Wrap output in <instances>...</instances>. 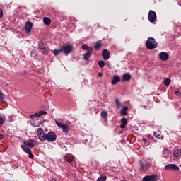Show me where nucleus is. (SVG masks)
<instances>
[{"label": "nucleus", "instance_id": "nucleus-20", "mask_svg": "<svg viewBox=\"0 0 181 181\" xmlns=\"http://www.w3.org/2000/svg\"><path fill=\"white\" fill-rule=\"evenodd\" d=\"M121 115H128V107L127 106H124L122 110L120 111Z\"/></svg>", "mask_w": 181, "mask_h": 181}, {"label": "nucleus", "instance_id": "nucleus-6", "mask_svg": "<svg viewBox=\"0 0 181 181\" xmlns=\"http://www.w3.org/2000/svg\"><path fill=\"white\" fill-rule=\"evenodd\" d=\"M62 49V53L66 54H70L73 52V45H65L61 47Z\"/></svg>", "mask_w": 181, "mask_h": 181}, {"label": "nucleus", "instance_id": "nucleus-10", "mask_svg": "<svg viewBox=\"0 0 181 181\" xmlns=\"http://www.w3.org/2000/svg\"><path fill=\"white\" fill-rule=\"evenodd\" d=\"M165 170H179V167L175 164H168L165 166Z\"/></svg>", "mask_w": 181, "mask_h": 181}, {"label": "nucleus", "instance_id": "nucleus-41", "mask_svg": "<svg viewBox=\"0 0 181 181\" xmlns=\"http://www.w3.org/2000/svg\"><path fill=\"white\" fill-rule=\"evenodd\" d=\"M125 124H122L121 125H120V128H122V129H124V128H125Z\"/></svg>", "mask_w": 181, "mask_h": 181}, {"label": "nucleus", "instance_id": "nucleus-1", "mask_svg": "<svg viewBox=\"0 0 181 181\" xmlns=\"http://www.w3.org/2000/svg\"><path fill=\"white\" fill-rule=\"evenodd\" d=\"M139 163L141 166L140 170H141V172H147V170H149V168L152 166L151 160H140Z\"/></svg>", "mask_w": 181, "mask_h": 181}, {"label": "nucleus", "instance_id": "nucleus-47", "mask_svg": "<svg viewBox=\"0 0 181 181\" xmlns=\"http://www.w3.org/2000/svg\"><path fill=\"white\" fill-rule=\"evenodd\" d=\"M144 107V108L145 109V110H146V105H144V106H143Z\"/></svg>", "mask_w": 181, "mask_h": 181}, {"label": "nucleus", "instance_id": "nucleus-28", "mask_svg": "<svg viewBox=\"0 0 181 181\" xmlns=\"http://www.w3.org/2000/svg\"><path fill=\"white\" fill-rule=\"evenodd\" d=\"M115 104L117 105V108H120L121 107V102L119 101V99L116 98L115 99Z\"/></svg>", "mask_w": 181, "mask_h": 181}, {"label": "nucleus", "instance_id": "nucleus-39", "mask_svg": "<svg viewBox=\"0 0 181 181\" xmlns=\"http://www.w3.org/2000/svg\"><path fill=\"white\" fill-rule=\"evenodd\" d=\"M2 16H4V11L2 9H0V18H2Z\"/></svg>", "mask_w": 181, "mask_h": 181}, {"label": "nucleus", "instance_id": "nucleus-13", "mask_svg": "<svg viewBox=\"0 0 181 181\" xmlns=\"http://www.w3.org/2000/svg\"><path fill=\"white\" fill-rule=\"evenodd\" d=\"M102 56L104 60H108V59H110V51L107 49H103L102 52Z\"/></svg>", "mask_w": 181, "mask_h": 181}, {"label": "nucleus", "instance_id": "nucleus-19", "mask_svg": "<svg viewBox=\"0 0 181 181\" xmlns=\"http://www.w3.org/2000/svg\"><path fill=\"white\" fill-rule=\"evenodd\" d=\"M173 156L175 158H179V156H181V149H175L173 152Z\"/></svg>", "mask_w": 181, "mask_h": 181}, {"label": "nucleus", "instance_id": "nucleus-18", "mask_svg": "<svg viewBox=\"0 0 181 181\" xmlns=\"http://www.w3.org/2000/svg\"><path fill=\"white\" fill-rule=\"evenodd\" d=\"M91 54H93V53H91V52H87L86 53L84 54L83 55V59L88 62V60H90V57H91Z\"/></svg>", "mask_w": 181, "mask_h": 181}, {"label": "nucleus", "instance_id": "nucleus-34", "mask_svg": "<svg viewBox=\"0 0 181 181\" xmlns=\"http://www.w3.org/2000/svg\"><path fill=\"white\" fill-rule=\"evenodd\" d=\"M100 115H101V117H103V118H104V119H106V117L107 115V112H105V111L102 112Z\"/></svg>", "mask_w": 181, "mask_h": 181}, {"label": "nucleus", "instance_id": "nucleus-26", "mask_svg": "<svg viewBox=\"0 0 181 181\" xmlns=\"http://www.w3.org/2000/svg\"><path fill=\"white\" fill-rule=\"evenodd\" d=\"M102 47H103V44L101 43V42L98 41L94 46V49H95V50H98V49H101Z\"/></svg>", "mask_w": 181, "mask_h": 181}, {"label": "nucleus", "instance_id": "nucleus-49", "mask_svg": "<svg viewBox=\"0 0 181 181\" xmlns=\"http://www.w3.org/2000/svg\"><path fill=\"white\" fill-rule=\"evenodd\" d=\"M31 56H33V53L31 54Z\"/></svg>", "mask_w": 181, "mask_h": 181}, {"label": "nucleus", "instance_id": "nucleus-11", "mask_svg": "<svg viewBox=\"0 0 181 181\" xmlns=\"http://www.w3.org/2000/svg\"><path fill=\"white\" fill-rule=\"evenodd\" d=\"M32 28H33V23L30 21H27L25 23V32L27 33H29L30 32V30H32Z\"/></svg>", "mask_w": 181, "mask_h": 181}, {"label": "nucleus", "instance_id": "nucleus-22", "mask_svg": "<svg viewBox=\"0 0 181 181\" xmlns=\"http://www.w3.org/2000/svg\"><path fill=\"white\" fill-rule=\"evenodd\" d=\"M43 22H44L45 25H47V26H49V25H50L52 23V20H50V18H49L47 17H45L43 18Z\"/></svg>", "mask_w": 181, "mask_h": 181}, {"label": "nucleus", "instance_id": "nucleus-30", "mask_svg": "<svg viewBox=\"0 0 181 181\" xmlns=\"http://www.w3.org/2000/svg\"><path fill=\"white\" fill-rule=\"evenodd\" d=\"M39 118V117H40V115H39V112L38 113H35V114H34V115H31L30 116V118L31 119H33V118Z\"/></svg>", "mask_w": 181, "mask_h": 181}, {"label": "nucleus", "instance_id": "nucleus-45", "mask_svg": "<svg viewBox=\"0 0 181 181\" xmlns=\"http://www.w3.org/2000/svg\"><path fill=\"white\" fill-rule=\"evenodd\" d=\"M105 122H107L108 121V119H107V117H106V119H104Z\"/></svg>", "mask_w": 181, "mask_h": 181}, {"label": "nucleus", "instance_id": "nucleus-16", "mask_svg": "<svg viewBox=\"0 0 181 181\" xmlns=\"http://www.w3.org/2000/svg\"><path fill=\"white\" fill-rule=\"evenodd\" d=\"M131 74L129 73H126L122 76V81H129L131 80Z\"/></svg>", "mask_w": 181, "mask_h": 181}, {"label": "nucleus", "instance_id": "nucleus-32", "mask_svg": "<svg viewBox=\"0 0 181 181\" xmlns=\"http://www.w3.org/2000/svg\"><path fill=\"white\" fill-rule=\"evenodd\" d=\"M98 66L99 67H104L105 66V62H104V61L101 60L98 62Z\"/></svg>", "mask_w": 181, "mask_h": 181}, {"label": "nucleus", "instance_id": "nucleus-36", "mask_svg": "<svg viewBox=\"0 0 181 181\" xmlns=\"http://www.w3.org/2000/svg\"><path fill=\"white\" fill-rule=\"evenodd\" d=\"M4 101V93H2V90H0V103H2Z\"/></svg>", "mask_w": 181, "mask_h": 181}, {"label": "nucleus", "instance_id": "nucleus-23", "mask_svg": "<svg viewBox=\"0 0 181 181\" xmlns=\"http://www.w3.org/2000/svg\"><path fill=\"white\" fill-rule=\"evenodd\" d=\"M60 53H63V49H62V47L59 49H54V54L55 56H59V54H60Z\"/></svg>", "mask_w": 181, "mask_h": 181}, {"label": "nucleus", "instance_id": "nucleus-42", "mask_svg": "<svg viewBox=\"0 0 181 181\" xmlns=\"http://www.w3.org/2000/svg\"><path fill=\"white\" fill-rule=\"evenodd\" d=\"M98 77H103V73L99 72L98 73Z\"/></svg>", "mask_w": 181, "mask_h": 181}, {"label": "nucleus", "instance_id": "nucleus-25", "mask_svg": "<svg viewBox=\"0 0 181 181\" xmlns=\"http://www.w3.org/2000/svg\"><path fill=\"white\" fill-rule=\"evenodd\" d=\"M46 45V42H45V40H40L39 42V47L40 49V50H42V49H45L46 47H45V45Z\"/></svg>", "mask_w": 181, "mask_h": 181}, {"label": "nucleus", "instance_id": "nucleus-8", "mask_svg": "<svg viewBox=\"0 0 181 181\" xmlns=\"http://www.w3.org/2000/svg\"><path fill=\"white\" fill-rule=\"evenodd\" d=\"M24 145H25V146H28V148H35V146H36V141L33 139H29L24 142Z\"/></svg>", "mask_w": 181, "mask_h": 181}, {"label": "nucleus", "instance_id": "nucleus-21", "mask_svg": "<svg viewBox=\"0 0 181 181\" xmlns=\"http://www.w3.org/2000/svg\"><path fill=\"white\" fill-rule=\"evenodd\" d=\"M5 121H6V117L4 114H0V124H5Z\"/></svg>", "mask_w": 181, "mask_h": 181}, {"label": "nucleus", "instance_id": "nucleus-12", "mask_svg": "<svg viewBox=\"0 0 181 181\" xmlns=\"http://www.w3.org/2000/svg\"><path fill=\"white\" fill-rule=\"evenodd\" d=\"M159 57L160 60H163V62H166V60L169 59V54L165 52H160L159 54Z\"/></svg>", "mask_w": 181, "mask_h": 181}, {"label": "nucleus", "instance_id": "nucleus-38", "mask_svg": "<svg viewBox=\"0 0 181 181\" xmlns=\"http://www.w3.org/2000/svg\"><path fill=\"white\" fill-rule=\"evenodd\" d=\"M38 114H39L40 117H42V115H45L46 114H47V112H46V111H40L38 112Z\"/></svg>", "mask_w": 181, "mask_h": 181}, {"label": "nucleus", "instance_id": "nucleus-43", "mask_svg": "<svg viewBox=\"0 0 181 181\" xmlns=\"http://www.w3.org/2000/svg\"><path fill=\"white\" fill-rule=\"evenodd\" d=\"M4 139V135L0 134V139Z\"/></svg>", "mask_w": 181, "mask_h": 181}, {"label": "nucleus", "instance_id": "nucleus-31", "mask_svg": "<svg viewBox=\"0 0 181 181\" xmlns=\"http://www.w3.org/2000/svg\"><path fill=\"white\" fill-rule=\"evenodd\" d=\"M107 180V175L100 177L97 179V181H105Z\"/></svg>", "mask_w": 181, "mask_h": 181}, {"label": "nucleus", "instance_id": "nucleus-14", "mask_svg": "<svg viewBox=\"0 0 181 181\" xmlns=\"http://www.w3.org/2000/svg\"><path fill=\"white\" fill-rule=\"evenodd\" d=\"M121 81V78L118 75H115L112 79V85L115 86L117 83H119Z\"/></svg>", "mask_w": 181, "mask_h": 181}, {"label": "nucleus", "instance_id": "nucleus-48", "mask_svg": "<svg viewBox=\"0 0 181 181\" xmlns=\"http://www.w3.org/2000/svg\"><path fill=\"white\" fill-rule=\"evenodd\" d=\"M107 66L108 67H110V64H107Z\"/></svg>", "mask_w": 181, "mask_h": 181}, {"label": "nucleus", "instance_id": "nucleus-5", "mask_svg": "<svg viewBox=\"0 0 181 181\" xmlns=\"http://www.w3.org/2000/svg\"><path fill=\"white\" fill-rule=\"evenodd\" d=\"M148 19L151 23H154V22H156V13L153 10H150L148 12Z\"/></svg>", "mask_w": 181, "mask_h": 181}, {"label": "nucleus", "instance_id": "nucleus-15", "mask_svg": "<svg viewBox=\"0 0 181 181\" xmlns=\"http://www.w3.org/2000/svg\"><path fill=\"white\" fill-rule=\"evenodd\" d=\"M64 159L65 160H66V162L71 163V162H73V160H74V156L71 154H66L64 156Z\"/></svg>", "mask_w": 181, "mask_h": 181}, {"label": "nucleus", "instance_id": "nucleus-35", "mask_svg": "<svg viewBox=\"0 0 181 181\" xmlns=\"http://www.w3.org/2000/svg\"><path fill=\"white\" fill-rule=\"evenodd\" d=\"M28 154L30 159H33V158H35V156L33 155V153H32V150L29 153H28Z\"/></svg>", "mask_w": 181, "mask_h": 181}, {"label": "nucleus", "instance_id": "nucleus-46", "mask_svg": "<svg viewBox=\"0 0 181 181\" xmlns=\"http://www.w3.org/2000/svg\"><path fill=\"white\" fill-rule=\"evenodd\" d=\"M143 141H144V142L147 141L146 139H144Z\"/></svg>", "mask_w": 181, "mask_h": 181}, {"label": "nucleus", "instance_id": "nucleus-7", "mask_svg": "<svg viewBox=\"0 0 181 181\" xmlns=\"http://www.w3.org/2000/svg\"><path fill=\"white\" fill-rule=\"evenodd\" d=\"M45 135L46 134L45 133V130H43V129L40 127L37 129V136L38 137L39 141L41 142H43Z\"/></svg>", "mask_w": 181, "mask_h": 181}, {"label": "nucleus", "instance_id": "nucleus-33", "mask_svg": "<svg viewBox=\"0 0 181 181\" xmlns=\"http://www.w3.org/2000/svg\"><path fill=\"white\" fill-rule=\"evenodd\" d=\"M153 135L156 138H157L158 139H160V138H162V136H160V134H159L158 133H157L156 132H154Z\"/></svg>", "mask_w": 181, "mask_h": 181}, {"label": "nucleus", "instance_id": "nucleus-2", "mask_svg": "<svg viewBox=\"0 0 181 181\" xmlns=\"http://www.w3.org/2000/svg\"><path fill=\"white\" fill-rule=\"evenodd\" d=\"M146 46L147 49H149V50H152V49H156L158 47V42H156L155 38L148 37L146 42Z\"/></svg>", "mask_w": 181, "mask_h": 181}, {"label": "nucleus", "instance_id": "nucleus-9", "mask_svg": "<svg viewBox=\"0 0 181 181\" xmlns=\"http://www.w3.org/2000/svg\"><path fill=\"white\" fill-rule=\"evenodd\" d=\"M158 177L156 175H146L143 178V181H158Z\"/></svg>", "mask_w": 181, "mask_h": 181}, {"label": "nucleus", "instance_id": "nucleus-29", "mask_svg": "<svg viewBox=\"0 0 181 181\" xmlns=\"http://www.w3.org/2000/svg\"><path fill=\"white\" fill-rule=\"evenodd\" d=\"M170 83H171L170 78H166V79L164 81V84H165V86H166L167 87H168V86H170Z\"/></svg>", "mask_w": 181, "mask_h": 181}, {"label": "nucleus", "instance_id": "nucleus-4", "mask_svg": "<svg viewBox=\"0 0 181 181\" xmlns=\"http://www.w3.org/2000/svg\"><path fill=\"white\" fill-rule=\"evenodd\" d=\"M55 124L57 125V127H59V128L62 129V132H64V134H69V132H70V127H69L67 124L57 120H55Z\"/></svg>", "mask_w": 181, "mask_h": 181}, {"label": "nucleus", "instance_id": "nucleus-17", "mask_svg": "<svg viewBox=\"0 0 181 181\" xmlns=\"http://www.w3.org/2000/svg\"><path fill=\"white\" fill-rule=\"evenodd\" d=\"M82 49L83 50H87V52H93L94 48L89 47L87 44H83L82 45Z\"/></svg>", "mask_w": 181, "mask_h": 181}, {"label": "nucleus", "instance_id": "nucleus-37", "mask_svg": "<svg viewBox=\"0 0 181 181\" xmlns=\"http://www.w3.org/2000/svg\"><path fill=\"white\" fill-rule=\"evenodd\" d=\"M121 121H122V124H124L126 125H127V124H128V120L125 117L122 118Z\"/></svg>", "mask_w": 181, "mask_h": 181}, {"label": "nucleus", "instance_id": "nucleus-27", "mask_svg": "<svg viewBox=\"0 0 181 181\" xmlns=\"http://www.w3.org/2000/svg\"><path fill=\"white\" fill-rule=\"evenodd\" d=\"M41 50L43 54H49V52H50V49H49V47H45L44 49H42Z\"/></svg>", "mask_w": 181, "mask_h": 181}, {"label": "nucleus", "instance_id": "nucleus-40", "mask_svg": "<svg viewBox=\"0 0 181 181\" xmlns=\"http://www.w3.org/2000/svg\"><path fill=\"white\" fill-rule=\"evenodd\" d=\"M175 95L179 97V95H180V93L177 90L175 91Z\"/></svg>", "mask_w": 181, "mask_h": 181}, {"label": "nucleus", "instance_id": "nucleus-24", "mask_svg": "<svg viewBox=\"0 0 181 181\" xmlns=\"http://www.w3.org/2000/svg\"><path fill=\"white\" fill-rule=\"evenodd\" d=\"M21 149H23V151H24V152H25V153H29L30 151H31L29 148H28V146H26V145H23L22 144L21 146Z\"/></svg>", "mask_w": 181, "mask_h": 181}, {"label": "nucleus", "instance_id": "nucleus-44", "mask_svg": "<svg viewBox=\"0 0 181 181\" xmlns=\"http://www.w3.org/2000/svg\"><path fill=\"white\" fill-rule=\"evenodd\" d=\"M33 127H39V125H37L36 123L33 124Z\"/></svg>", "mask_w": 181, "mask_h": 181}, {"label": "nucleus", "instance_id": "nucleus-3", "mask_svg": "<svg viewBox=\"0 0 181 181\" xmlns=\"http://www.w3.org/2000/svg\"><path fill=\"white\" fill-rule=\"evenodd\" d=\"M57 138V136L56 135V133L54 132H49L48 133L45 134V136L44 137V140L42 142H54Z\"/></svg>", "mask_w": 181, "mask_h": 181}]
</instances>
